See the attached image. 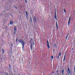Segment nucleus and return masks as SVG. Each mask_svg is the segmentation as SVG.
Instances as JSON below:
<instances>
[{"label":"nucleus","instance_id":"20e7f679","mask_svg":"<svg viewBox=\"0 0 75 75\" xmlns=\"http://www.w3.org/2000/svg\"><path fill=\"white\" fill-rule=\"evenodd\" d=\"M71 20V17H70L69 18V21L68 22V25H69V23L70 22V21Z\"/></svg>","mask_w":75,"mask_h":75},{"label":"nucleus","instance_id":"412c9836","mask_svg":"<svg viewBox=\"0 0 75 75\" xmlns=\"http://www.w3.org/2000/svg\"><path fill=\"white\" fill-rule=\"evenodd\" d=\"M9 68H11V66H10V64L9 65Z\"/></svg>","mask_w":75,"mask_h":75},{"label":"nucleus","instance_id":"9b49d317","mask_svg":"<svg viewBox=\"0 0 75 75\" xmlns=\"http://www.w3.org/2000/svg\"><path fill=\"white\" fill-rule=\"evenodd\" d=\"M34 19L35 22H36V18H35V17H34Z\"/></svg>","mask_w":75,"mask_h":75},{"label":"nucleus","instance_id":"423d86ee","mask_svg":"<svg viewBox=\"0 0 75 75\" xmlns=\"http://www.w3.org/2000/svg\"><path fill=\"white\" fill-rule=\"evenodd\" d=\"M30 48L31 50H32L33 49V44L31 43V45H30Z\"/></svg>","mask_w":75,"mask_h":75},{"label":"nucleus","instance_id":"f257e3e1","mask_svg":"<svg viewBox=\"0 0 75 75\" xmlns=\"http://www.w3.org/2000/svg\"><path fill=\"white\" fill-rule=\"evenodd\" d=\"M19 42L21 43L22 45V49L24 50V41L22 40H20L18 41Z\"/></svg>","mask_w":75,"mask_h":75},{"label":"nucleus","instance_id":"5701e85b","mask_svg":"<svg viewBox=\"0 0 75 75\" xmlns=\"http://www.w3.org/2000/svg\"><path fill=\"white\" fill-rule=\"evenodd\" d=\"M30 20H32V18H31V17L30 16Z\"/></svg>","mask_w":75,"mask_h":75},{"label":"nucleus","instance_id":"bb28decb","mask_svg":"<svg viewBox=\"0 0 75 75\" xmlns=\"http://www.w3.org/2000/svg\"><path fill=\"white\" fill-rule=\"evenodd\" d=\"M2 53L3 54H4V50H3Z\"/></svg>","mask_w":75,"mask_h":75},{"label":"nucleus","instance_id":"2f4dec72","mask_svg":"<svg viewBox=\"0 0 75 75\" xmlns=\"http://www.w3.org/2000/svg\"><path fill=\"white\" fill-rule=\"evenodd\" d=\"M53 74H54V72L53 71Z\"/></svg>","mask_w":75,"mask_h":75},{"label":"nucleus","instance_id":"0eeeda50","mask_svg":"<svg viewBox=\"0 0 75 75\" xmlns=\"http://www.w3.org/2000/svg\"><path fill=\"white\" fill-rule=\"evenodd\" d=\"M65 55H66V54H65V55L64 56L63 61H65Z\"/></svg>","mask_w":75,"mask_h":75},{"label":"nucleus","instance_id":"f8f14e48","mask_svg":"<svg viewBox=\"0 0 75 75\" xmlns=\"http://www.w3.org/2000/svg\"><path fill=\"white\" fill-rule=\"evenodd\" d=\"M56 27H57V29H58V24H57V22H56Z\"/></svg>","mask_w":75,"mask_h":75},{"label":"nucleus","instance_id":"c9c22d12","mask_svg":"<svg viewBox=\"0 0 75 75\" xmlns=\"http://www.w3.org/2000/svg\"><path fill=\"white\" fill-rule=\"evenodd\" d=\"M57 72H58V71H57Z\"/></svg>","mask_w":75,"mask_h":75},{"label":"nucleus","instance_id":"f3484780","mask_svg":"<svg viewBox=\"0 0 75 75\" xmlns=\"http://www.w3.org/2000/svg\"><path fill=\"white\" fill-rule=\"evenodd\" d=\"M25 2L26 3H27V0H25Z\"/></svg>","mask_w":75,"mask_h":75},{"label":"nucleus","instance_id":"aec40b11","mask_svg":"<svg viewBox=\"0 0 75 75\" xmlns=\"http://www.w3.org/2000/svg\"><path fill=\"white\" fill-rule=\"evenodd\" d=\"M61 55V53H60L59 54V56H60V55Z\"/></svg>","mask_w":75,"mask_h":75},{"label":"nucleus","instance_id":"72a5a7b5","mask_svg":"<svg viewBox=\"0 0 75 75\" xmlns=\"http://www.w3.org/2000/svg\"><path fill=\"white\" fill-rule=\"evenodd\" d=\"M55 16H57L56 13H55Z\"/></svg>","mask_w":75,"mask_h":75},{"label":"nucleus","instance_id":"2eb2a0df","mask_svg":"<svg viewBox=\"0 0 75 75\" xmlns=\"http://www.w3.org/2000/svg\"><path fill=\"white\" fill-rule=\"evenodd\" d=\"M4 56H3L2 57V59H4V58H5V57H4Z\"/></svg>","mask_w":75,"mask_h":75},{"label":"nucleus","instance_id":"58836bf2","mask_svg":"<svg viewBox=\"0 0 75 75\" xmlns=\"http://www.w3.org/2000/svg\"><path fill=\"white\" fill-rule=\"evenodd\" d=\"M34 44V42H33V45Z\"/></svg>","mask_w":75,"mask_h":75},{"label":"nucleus","instance_id":"1a4fd4ad","mask_svg":"<svg viewBox=\"0 0 75 75\" xmlns=\"http://www.w3.org/2000/svg\"><path fill=\"white\" fill-rule=\"evenodd\" d=\"M64 70H63L62 71V75H64Z\"/></svg>","mask_w":75,"mask_h":75},{"label":"nucleus","instance_id":"dca6fc26","mask_svg":"<svg viewBox=\"0 0 75 75\" xmlns=\"http://www.w3.org/2000/svg\"><path fill=\"white\" fill-rule=\"evenodd\" d=\"M54 47L55 48V46H56V44H54Z\"/></svg>","mask_w":75,"mask_h":75},{"label":"nucleus","instance_id":"6ab92c4d","mask_svg":"<svg viewBox=\"0 0 75 75\" xmlns=\"http://www.w3.org/2000/svg\"><path fill=\"white\" fill-rule=\"evenodd\" d=\"M59 56H58L57 57V59H59Z\"/></svg>","mask_w":75,"mask_h":75},{"label":"nucleus","instance_id":"7ed1b4c3","mask_svg":"<svg viewBox=\"0 0 75 75\" xmlns=\"http://www.w3.org/2000/svg\"><path fill=\"white\" fill-rule=\"evenodd\" d=\"M67 72L68 73V75L69 74H71V72L70 71V69L69 68L67 69Z\"/></svg>","mask_w":75,"mask_h":75},{"label":"nucleus","instance_id":"f704fd0d","mask_svg":"<svg viewBox=\"0 0 75 75\" xmlns=\"http://www.w3.org/2000/svg\"><path fill=\"white\" fill-rule=\"evenodd\" d=\"M18 75H20V74H18Z\"/></svg>","mask_w":75,"mask_h":75},{"label":"nucleus","instance_id":"ddd939ff","mask_svg":"<svg viewBox=\"0 0 75 75\" xmlns=\"http://www.w3.org/2000/svg\"><path fill=\"white\" fill-rule=\"evenodd\" d=\"M51 59H53L54 58V56H52L51 57Z\"/></svg>","mask_w":75,"mask_h":75},{"label":"nucleus","instance_id":"39448f33","mask_svg":"<svg viewBox=\"0 0 75 75\" xmlns=\"http://www.w3.org/2000/svg\"><path fill=\"white\" fill-rule=\"evenodd\" d=\"M14 34H16V27H14Z\"/></svg>","mask_w":75,"mask_h":75},{"label":"nucleus","instance_id":"393cba45","mask_svg":"<svg viewBox=\"0 0 75 75\" xmlns=\"http://www.w3.org/2000/svg\"><path fill=\"white\" fill-rule=\"evenodd\" d=\"M13 44V43H12V44H11L12 47Z\"/></svg>","mask_w":75,"mask_h":75},{"label":"nucleus","instance_id":"a878e982","mask_svg":"<svg viewBox=\"0 0 75 75\" xmlns=\"http://www.w3.org/2000/svg\"><path fill=\"white\" fill-rule=\"evenodd\" d=\"M64 13H66V11H65V10H64Z\"/></svg>","mask_w":75,"mask_h":75},{"label":"nucleus","instance_id":"4c0bfd02","mask_svg":"<svg viewBox=\"0 0 75 75\" xmlns=\"http://www.w3.org/2000/svg\"><path fill=\"white\" fill-rule=\"evenodd\" d=\"M7 37H8V36H7Z\"/></svg>","mask_w":75,"mask_h":75},{"label":"nucleus","instance_id":"4be33fe9","mask_svg":"<svg viewBox=\"0 0 75 75\" xmlns=\"http://www.w3.org/2000/svg\"><path fill=\"white\" fill-rule=\"evenodd\" d=\"M30 21H31L32 23L33 22V21L32 20V19L30 20Z\"/></svg>","mask_w":75,"mask_h":75},{"label":"nucleus","instance_id":"9d476101","mask_svg":"<svg viewBox=\"0 0 75 75\" xmlns=\"http://www.w3.org/2000/svg\"><path fill=\"white\" fill-rule=\"evenodd\" d=\"M25 14H26V16L27 17V16H28V14L27 13V11H25Z\"/></svg>","mask_w":75,"mask_h":75},{"label":"nucleus","instance_id":"a211bd4d","mask_svg":"<svg viewBox=\"0 0 75 75\" xmlns=\"http://www.w3.org/2000/svg\"><path fill=\"white\" fill-rule=\"evenodd\" d=\"M17 38H16V42H17Z\"/></svg>","mask_w":75,"mask_h":75},{"label":"nucleus","instance_id":"7c9ffc66","mask_svg":"<svg viewBox=\"0 0 75 75\" xmlns=\"http://www.w3.org/2000/svg\"><path fill=\"white\" fill-rule=\"evenodd\" d=\"M58 75H59V73H58V74H57Z\"/></svg>","mask_w":75,"mask_h":75},{"label":"nucleus","instance_id":"b1692460","mask_svg":"<svg viewBox=\"0 0 75 75\" xmlns=\"http://www.w3.org/2000/svg\"><path fill=\"white\" fill-rule=\"evenodd\" d=\"M15 8H16V9H17V7H15Z\"/></svg>","mask_w":75,"mask_h":75},{"label":"nucleus","instance_id":"6e6552de","mask_svg":"<svg viewBox=\"0 0 75 75\" xmlns=\"http://www.w3.org/2000/svg\"><path fill=\"white\" fill-rule=\"evenodd\" d=\"M13 24V22L11 21L10 22V24L11 25V24Z\"/></svg>","mask_w":75,"mask_h":75},{"label":"nucleus","instance_id":"473e14b6","mask_svg":"<svg viewBox=\"0 0 75 75\" xmlns=\"http://www.w3.org/2000/svg\"><path fill=\"white\" fill-rule=\"evenodd\" d=\"M13 6H14V7L15 8V7H16V6H14V5Z\"/></svg>","mask_w":75,"mask_h":75},{"label":"nucleus","instance_id":"4468645a","mask_svg":"<svg viewBox=\"0 0 75 75\" xmlns=\"http://www.w3.org/2000/svg\"><path fill=\"white\" fill-rule=\"evenodd\" d=\"M54 18H55V19H56V20H57V15H55Z\"/></svg>","mask_w":75,"mask_h":75},{"label":"nucleus","instance_id":"e433bc0d","mask_svg":"<svg viewBox=\"0 0 75 75\" xmlns=\"http://www.w3.org/2000/svg\"><path fill=\"white\" fill-rule=\"evenodd\" d=\"M33 41H34V40H33Z\"/></svg>","mask_w":75,"mask_h":75},{"label":"nucleus","instance_id":"cd10ccee","mask_svg":"<svg viewBox=\"0 0 75 75\" xmlns=\"http://www.w3.org/2000/svg\"><path fill=\"white\" fill-rule=\"evenodd\" d=\"M69 35V34H68L67 36V37H68V35Z\"/></svg>","mask_w":75,"mask_h":75},{"label":"nucleus","instance_id":"c756f323","mask_svg":"<svg viewBox=\"0 0 75 75\" xmlns=\"http://www.w3.org/2000/svg\"><path fill=\"white\" fill-rule=\"evenodd\" d=\"M54 51H55V50H53V52H54Z\"/></svg>","mask_w":75,"mask_h":75},{"label":"nucleus","instance_id":"c85d7f7f","mask_svg":"<svg viewBox=\"0 0 75 75\" xmlns=\"http://www.w3.org/2000/svg\"><path fill=\"white\" fill-rule=\"evenodd\" d=\"M67 38H68V37H67H67H66V39L67 40Z\"/></svg>","mask_w":75,"mask_h":75},{"label":"nucleus","instance_id":"f03ea898","mask_svg":"<svg viewBox=\"0 0 75 75\" xmlns=\"http://www.w3.org/2000/svg\"><path fill=\"white\" fill-rule=\"evenodd\" d=\"M47 46L48 49H50V45H49V42L48 40L47 41Z\"/></svg>","mask_w":75,"mask_h":75},{"label":"nucleus","instance_id":"ea45409f","mask_svg":"<svg viewBox=\"0 0 75 75\" xmlns=\"http://www.w3.org/2000/svg\"><path fill=\"white\" fill-rule=\"evenodd\" d=\"M72 50H73V49H72Z\"/></svg>","mask_w":75,"mask_h":75}]
</instances>
